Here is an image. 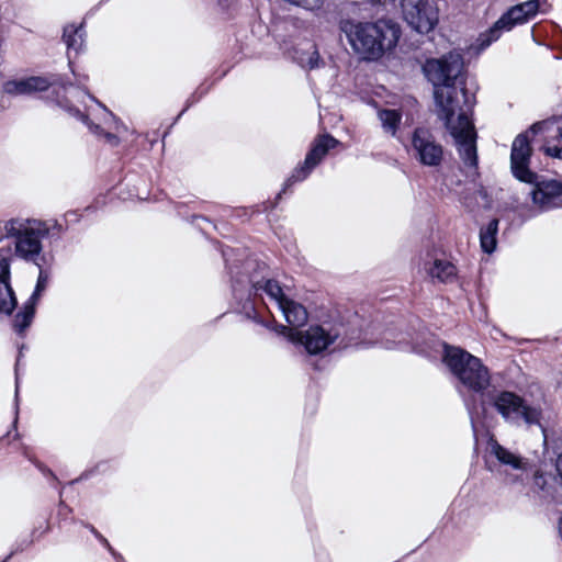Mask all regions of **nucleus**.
<instances>
[{"label":"nucleus","instance_id":"1","mask_svg":"<svg viewBox=\"0 0 562 562\" xmlns=\"http://www.w3.org/2000/svg\"><path fill=\"white\" fill-rule=\"evenodd\" d=\"M221 252L231 277L235 311L256 325L273 329L271 321L257 307L256 300L259 291H263L279 305L280 301L288 299L280 283L274 279H267L261 283L254 273H250L255 270V261L236 258L235 249L221 245Z\"/></svg>","mask_w":562,"mask_h":562},{"label":"nucleus","instance_id":"2","mask_svg":"<svg viewBox=\"0 0 562 562\" xmlns=\"http://www.w3.org/2000/svg\"><path fill=\"white\" fill-rule=\"evenodd\" d=\"M426 79L434 86V101L438 119L454 117L464 99L475 97V90L468 87V71L463 55L453 49L439 58H428L423 65Z\"/></svg>","mask_w":562,"mask_h":562},{"label":"nucleus","instance_id":"3","mask_svg":"<svg viewBox=\"0 0 562 562\" xmlns=\"http://www.w3.org/2000/svg\"><path fill=\"white\" fill-rule=\"evenodd\" d=\"M442 362L459 382L473 395L464 397L473 432H477V423L486 417L485 391L490 386V371L482 360L465 349L443 344Z\"/></svg>","mask_w":562,"mask_h":562},{"label":"nucleus","instance_id":"4","mask_svg":"<svg viewBox=\"0 0 562 562\" xmlns=\"http://www.w3.org/2000/svg\"><path fill=\"white\" fill-rule=\"evenodd\" d=\"M546 122L533 123L528 131L518 134L510 149V171L515 179L533 186L530 191L532 203L541 211H549L562 205V181L544 180L530 169L532 148L528 133L537 135L543 128Z\"/></svg>","mask_w":562,"mask_h":562},{"label":"nucleus","instance_id":"5","mask_svg":"<svg viewBox=\"0 0 562 562\" xmlns=\"http://www.w3.org/2000/svg\"><path fill=\"white\" fill-rule=\"evenodd\" d=\"M339 30L347 37L353 52L366 61H376L392 52L402 36L400 23L392 19H379L375 22H357L345 19Z\"/></svg>","mask_w":562,"mask_h":562},{"label":"nucleus","instance_id":"6","mask_svg":"<svg viewBox=\"0 0 562 562\" xmlns=\"http://www.w3.org/2000/svg\"><path fill=\"white\" fill-rule=\"evenodd\" d=\"M273 329L279 334H288L289 341L302 345L311 356L322 353L335 342L338 349H346L360 338L358 328L344 323L312 325L305 331L293 330L284 325Z\"/></svg>","mask_w":562,"mask_h":562},{"label":"nucleus","instance_id":"7","mask_svg":"<svg viewBox=\"0 0 562 562\" xmlns=\"http://www.w3.org/2000/svg\"><path fill=\"white\" fill-rule=\"evenodd\" d=\"M465 108H462L461 112H458L457 123L454 117L440 119L443 122L446 130L449 131L456 143L458 155L463 162L464 167L468 168L467 177L471 182L476 183L480 178L479 171V155L476 147V132L474 128L473 121L471 119L476 99L473 97H467L464 99Z\"/></svg>","mask_w":562,"mask_h":562},{"label":"nucleus","instance_id":"8","mask_svg":"<svg viewBox=\"0 0 562 562\" xmlns=\"http://www.w3.org/2000/svg\"><path fill=\"white\" fill-rule=\"evenodd\" d=\"M492 406L503 419L514 426H520L524 422L527 425H538L543 435L544 447L549 446V431L540 423L542 412L540 408L526 404L520 395L512 391L488 392L485 394V408Z\"/></svg>","mask_w":562,"mask_h":562},{"label":"nucleus","instance_id":"9","mask_svg":"<svg viewBox=\"0 0 562 562\" xmlns=\"http://www.w3.org/2000/svg\"><path fill=\"white\" fill-rule=\"evenodd\" d=\"M540 0H528L508 8L486 31L479 34L475 50L481 53L498 41L504 32L512 31L535 18L539 11Z\"/></svg>","mask_w":562,"mask_h":562},{"label":"nucleus","instance_id":"10","mask_svg":"<svg viewBox=\"0 0 562 562\" xmlns=\"http://www.w3.org/2000/svg\"><path fill=\"white\" fill-rule=\"evenodd\" d=\"M74 82L70 81L65 75L53 74L49 77L32 76L19 80H8L3 85V91L11 95L31 94L33 92H44L52 88L48 100L56 104V93L61 98L68 87H72Z\"/></svg>","mask_w":562,"mask_h":562},{"label":"nucleus","instance_id":"11","mask_svg":"<svg viewBox=\"0 0 562 562\" xmlns=\"http://www.w3.org/2000/svg\"><path fill=\"white\" fill-rule=\"evenodd\" d=\"M338 145L339 140L328 133L316 137L312 143L304 161L300 164L284 181L281 191L276 196V203L293 184L304 181L322 162L328 151L336 148Z\"/></svg>","mask_w":562,"mask_h":562},{"label":"nucleus","instance_id":"12","mask_svg":"<svg viewBox=\"0 0 562 562\" xmlns=\"http://www.w3.org/2000/svg\"><path fill=\"white\" fill-rule=\"evenodd\" d=\"M403 19L419 34L434 31L439 22V10L429 0H402Z\"/></svg>","mask_w":562,"mask_h":562},{"label":"nucleus","instance_id":"13","mask_svg":"<svg viewBox=\"0 0 562 562\" xmlns=\"http://www.w3.org/2000/svg\"><path fill=\"white\" fill-rule=\"evenodd\" d=\"M412 155L423 166L438 167L443 160V147L428 128L416 127L413 131Z\"/></svg>","mask_w":562,"mask_h":562},{"label":"nucleus","instance_id":"14","mask_svg":"<svg viewBox=\"0 0 562 562\" xmlns=\"http://www.w3.org/2000/svg\"><path fill=\"white\" fill-rule=\"evenodd\" d=\"M423 270L432 283H452L458 277L457 267L443 251L435 248L426 252L423 259Z\"/></svg>","mask_w":562,"mask_h":562},{"label":"nucleus","instance_id":"15","mask_svg":"<svg viewBox=\"0 0 562 562\" xmlns=\"http://www.w3.org/2000/svg\"><path fill=\"white\" fill-rule=\"evenodd\" d=\"M48 234V229L24 228L23 234L15 240V255L25 261L36 260L42 252L41 238Z\"/></svg>","mask_w":562,"mask_h":562},{"label":"nucleus","instance_id":"16","mask_svg":"<svg viewBox=\"0 0 562 562\" xmlns=\"http://www.w3.org/2000/svg\"><path fill=\"white\" fill-rule=\"evenodd\" d=\"M288 55L299 66L310 70L316 69L321 64H323L316 44L308 40H304L297 45H293L288 50Z\"/></svg>","mask_w":562,"mask_h":562},{"label":"nucleus","instance_id":"17","mask_svg":"<svg viewBox=\"0 0 562 562\" xmlns=\"http://www.w3.org/2000/svg\"><path fill=\"white\" fill-rule=\"evenodd\" d=\"M49 517L50 510L47 509L41 515V519H38L37 525L34 526L31 532V537L18 539L14 542L10 553L1 562H9L14 554L23 552L25 549L31 547L34 542V538H38L42 535L48 532L50 530Z\"/></svg>","mask_w":562,"mask_h":562},{"label":"nucleus","instance_id":"18","mask_svg":"<svg viewBox=\"0 0 562 562\" xmlns=\"http://www.w3.org/2000/svg\"><path fill=\"white\" fill-rule=\"evenodd\" d=\"M278 306L289 325L300 327L306 323L308 314L301 303L288 297L280 301Z\"/></svg>","mask_w":562,"mask_h":562},{"label":"nucleus","instance_id":"19","mask_svg":"<svg viewBox=\"0 0 562 562\" xmlns=\"http://www.w3.org/2000/svg\"><path fill=\"white\" fill-rule=\"evenodd\" d=\"M56 105L60 109H63L66 113H68L70 116L77 119L78 121L82 122L89 131L97 135V136H103L104 130L101 127V125L93 123L89 115L81 112L77 106H75L66 95L59 97L58 93H56Z\"/></svg>","mask_w":562,"mask_h":562},{"label":"nucleus","instance_id":"20","mask_svg":"<svg viewBox=\"0 0 562 562\" xmlns=\"http://www.w3.org/2000/svg\"><path fill=\"white\" fill-rule=\"evenodd\" d=\"M443 340H440L434 334L428 331H419L416 337L412 338V350L418 355L428 357L432 351H436L438 347L443 348Z\"/></svg>","mask_w":562,"mask_h":562},{"label":"nucleus","instance_id":"21","mask_svg":"<svg viewBox=\"0 0 562 562\" xmlns=\"http://www.w3.org/2000/svg\"><path fill=\"white\" fill-rule=\"evenodd\" d=\"M85 35L86 31L83 23L78 26L70 24L64 27L63 41L67 46V55H71V52H75L76 57L82 50L85 45Z\"/></svg>","mask_w":562,"mask_h":562},{"label":"nucleus","instance_id":"22","mask_svg":"<svg viewBox=\"0 0 562 562\" xmlns=\"http://www.w3.org/2000/svg\"><path fill=\"white\" fill-rule=\"evenodd\" d=\"M498 218H492L485 226L480 228V246L483 252L492 255L497 246Z\"/></svg>","mask_w":562,"mask_h":562},{"label":"nucleus","instance_id":"23","mask_svg":"<svg viewBox=\"0 0 562 562\" xmlns=\"http://www.w3.org/2000/svg\"><path fill=\"white\" fill-rule=\"evenodd\" d=\"M36 308L27 303H23L21 311H19L12 321L14 331L23 336L24 331L30 327L35 316Z\"/></svg>","mask_w":562,"mask_h":562},{"label":"nucleus","instance_id":"24","mask_svg":"<svg viewBox=\"0 0 562 562\" xmlns=\"http://www.w3.org/2000/svg\"><path fill=\"white\" fill-rule=\"evenodd\" d=\"M18 306V299L11 284H0V315L11 316Z\"/></svg>","mask_w":562,"mask_h":562},{"label":"nucleus","instance_id":"25","mask_svg":"<svg viewBox=\"0 0 562 562\" xmlns=\"http://www.w3.org/2000/svg\"><path fill=\"white\" fill-rule=\"evenodd\" d=\"M491 452L495 456L497 461L502 464L509 465L513 469L521 468L520 457L514 454L507 448L501 446L498 442H494L491 447Z\"/></svg>","mask_w":562,"mask_h":562},{"label":"nucleus","instance_id":"26","mask_svg":"<svg viewBox=\"0 0 562 562\" xmlns=\"http://www.w3.org/2000/svg\"><path fill=\"white\" fill-rule=\"evenodd\" d=\"M379 119L385 132L395 135L402 120V115L397 110L383 109L379 112Z\"/></svg>","mask_w":562,"mask_h":562},{"label":"nucleus","instance_id":"27","mask_svg":"<svg viewBox=\"0 0 562 562\" xmlns=\"http://www.w3.org/2000/svg\"><path fill=\"white\" fill-rule=\"evenodd\" d=\"M47 281H48V273H47V271H41L38 273L34 291L31 294V296L25 301V303H27L31 306L36 308V305H37V303L40 301L42 292L46 289Z\"/></svg>","mask_w":562,"mask_h":562},{"label":"nucleus","instance_id":"28","mask_svg":"<svg viewBox=\"0 0 562 562\" xmlns=\"http://www.w3.org/2000/svg\"><path fill=\"white\" fill-rule=\"evenodd\" d=\"M533 484L538 488L539 492L542 493V497L544 498H553V486H551L548 482L547 476L541 472H536L533 475Z\"/></svg>","mask_w":562,"mask_h":562},{"label":"nucleus","instance_id":"29","mask_svg":"<svg viewBox=\"0 0 562 562\" xmlns=\"http://www.w3.org/2000/svg\"><path fill=\"white\" fill-rule=\"evenodd\" d=\"M210 90V86L201 85L195 89V91L188 98L184 108L182 111L178 114L176 121L186 112L188 111L193 104L199 102Z\"/></svg>","mask_w":562,"mask_h":562},{"label":"nucleus","instance_id":"30","mask_svg":"<svg viewBox=\"0 0 562 562\" xmlns=\"http://www.w3.org/2000/svg\"><path fill=\"white\" fill-rule=\"evenodd\" d=\"M23 348H24V346L22 345L20 350H19V355H18V358H16L15 368H14V371H15V396H14L15 397V419L13 422L14 425L18 423V409H19L18 400H19V385H20L19 366H20L21 358L23 356V353H22Z\"/></svg>","mask_w":562,"mask_h":562},{"label":"nucleus","instance_id":"31","mask_svg":"<svg viewBox=\"0 0 562 562\" xmlns=\"http://www.w3.org/2000/svg\"><path fill=\"white\" fill-rule=\"evenodd\" d=\"M11 268L10 260L7 258L0 259V284H11Z\"/></svg>","mask_w":562,"mask_h":562},{"label":"nucleus","instance_id":"32","mask_svg":"<svg viewBox=\"0 0 562 562\" xmlns=\"http://www.w3.org/2000/svg\"><path fill=\"white\" fill-rule=\"evenodd\" d=\"M20 227H21V224L16 220H10L4 225L7 236L15 237V240H18L19 235L23 234V229H21Z\"/></svg>","mask_w":562,"mask_h":562},{"label":"nucleus","instance_id":"33","mask_svg":"<svg viewBox=\"0 0 562 562\" xmlns=\"http://www.w3.org/2000/svg\"><path fill=\"white\" fill-rule=\"evenodd\" d=\"M97 539L98 541L109 551L112 546L108 541L105 537H103L93 525L91 524H82Z\"/></svg>","mask_w":562,"mask_h":562},{"label":"nucleus","instance_id":"34","mask_svg":"<svg viewBox=\"0 0 562 562\" xmlns=\"http://www.w3.org/2000/svg\"><path fill=\"white\" fill-rule=\"evenodd\" d=\"M68 66L70 68V71L71 74L74 75L77 83L80 86V85H85L88 80V76L85 75V74H79L77 72L75 69H74V57L68 54Z\"/></svg>","mask_w":562,"mask_h":562},{"label":"nucleus","instance_id":"35","mask_svg":"<svg viewBox=\"0 0 562 562\" xmlns=\"http://www.w3.org/2000/svg\"><path fill=\"white\" fill-rule=\"evenodd\" d=\"M552 450L557 458L562 454V431L551 438Z\"/></svg>","mask_w":562,"mask_h":562},{"label":"nucleus","instance_id":"36","mask_svg":"<svg viewBox=\"0 0 562 562\" xmlns=\"http://www.w3.org/2000/svg\"><path fill=\"white\" fill-rule=\"evenodd\" d=\"M27 262H33L38 268V270L41 272V271H46L44 267L48 265V259L45 254L40 252L37 255L36 260H29Z\"/></svg>","mask_w":562,"mask_h":562},{"label":"nucleus","instance_id":"37","mask_svg":"<svg viewBox=\"0 0 562 562\" xmlns=\"http://www.w3.org/2000/svg\"><path fill=\"white\" fill-rule=\"evenodd\" d=\"M103 137L105 140L113 147L117 146L120 144V138L113 133L105 132L103 133Z\"/></svg>","mask_w":562,"mask_h":562},{"label":"nucleus","instance_id":"38","mask_svg":"<svg viewBox=\"0 0 562 562\" xmlns=\"http://www.w3.org/2000/svg\"><path fill=\"white\" fill-rule=\"evenodd\" d=\"M546 154L553 158H562V148L561 147H547Z\"/></svg>","mask_w":562,"mask_h":562},{"label":"nucleus","instance_id":"39","mask_svg":"<svg viewBox=\"0 0 562 562\" xmlns=\"http://www.w3.org/2000/svg\"><path fill=\"white\" fill-rule=\"evenodd\" d=\"M41 473L46 477H49L54 483H59L58 477L48 467H45Z\"/></svg>","mask_w":562,"mask_h":562},{"label":"nucleus","instance_id":"40","mask_svg":"<svg viewBox=\"0 0 562 562\" xmlns=\"http://www.w3.org/2000/svg\"><path fill=\"white\" fill-rule=\"evenodd\" d=\"M110 554L114 558L116 562H125V559L121 553H119L113 547L109 550Z\"/></svg>","mask_w":562,"mask_h":562},{"label":"nucleus","instance_id":"41","mask_svg":"<svg viewBox=\"0 0 562 562\" xmlns=\"http://www.w3.org/2000/svg\"><path fill=\"white\" fill-rule=\"evenodd\" d=\"M29 460L35 465V468L40 472H42L45 469V467H46L43 462H41L40 460H37L35 458L30 457Z\"/></svg>","mask_w":562,"mask_h":562},{"label":"nucleus","instance_id":"42","mask_svg":"<svg viewBox=\"0 0 562 562\" xmlns=\"http://www.w3.org/2000/svg\"><path fill=\"white\" fill-rule=\"evenodd\" d=\"M92 472L93 471H85L78 479L72 480L71 482H69V484H75V483H77L79 481L87 480L88 477H90Z\"/></svg>","mask_w":562,"mask_h":562},{"label":"nucleus","instance_id":"43","mask_svg":"<svg viewBox=\"0 0 562 562\" xmlns=\"http://www.w3.org/2000/svg\"><path fill=\"white\" fill-rule=\"evenodd\" d=\"M59 515H63L65 512H71V508L63 501L59 502Z\"/></svg>","mask_w":562,"mask_h":562},{"label":"nucleus","instance_id":"44","mask_svg":"<svg viewBox=\"0 0 562 562\" xmlns=\"http://www.w3.org/2000/svg\"><path fill=\"white\" fill-rule=\"evenodd\" d=\"M477 193L482 199L488 198V193L482 183H479Z\"/></svg>","mask_w":562,"mask_h":562},{"label":"nucleus","instance_id":"45","mask_svg":"<svg viewBox=\"0 0 562 562\" xmlns=\"http://www.w3.org/2000/svg\"><path fill=\"white\" fill-rule=\"evenodd\" d=\"M65 216H66L67 221H72V222H78L79 221L76 211H69V212L66 213Z\"/></svg>","mask_w":562,"mask_h":562},{"label":"nucleus","instance_id":"46","mask_svg":"<svg viewBox=\"0 0 562 562\" xmlns=\"http://www.w3.org/2000/svg\"><path fill=\"white\" fill-rule=\"evenodd\" d=\"M198 220H202L204 222L211 223V220L204 215H198V214L191 215V223H194Z\"/></svg>","mask_w":562,"mask_h":562},{"label":"nucleus","instance_id":"47","mask_svg":"<svg viewBox=\"0 0 562 562\" xmlns=\"http://www.w3.org/2000/svg\"><path fill=\"white\" fill-rule=\"evenodd\" d=\"M202 209L205 211H211V209L215 207V205L207 204L205 202H201Z\"/></svg>","mask_w":562,"mask_h":562},{"label":"nucleus","instance_id":"48","mask_svg":"<svg viewBox=\"0 0 562 562\" xmlns=\"http://www.w3.org/2000/svg\"><path fill=\"white\" fill-rule=\"evenodd\" d=\"M558 136H559L560 139H562V126L559 127V135Z\"/></svg>","mask_w":562,"mask_h":562},{"label":"nucleus","instance_id":"49","mask_svg":"<svg viewBox=\"0 0 562 562\" xmlns=\"http://www.w3.org/2000/svg\"><path fill=\"white\" fill-rule=\"evenodd\" d=\"M108 1H109V0H101V1L99 2V5H102V4H104L105 2H108Z\"/></svg>","mask_w":562,"mask_h":562}]
</instances>
